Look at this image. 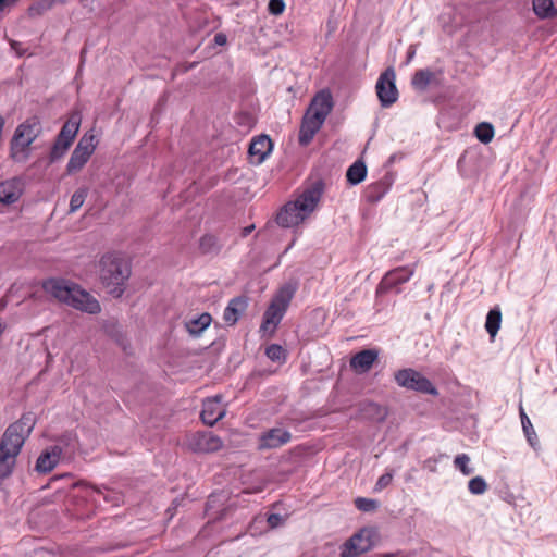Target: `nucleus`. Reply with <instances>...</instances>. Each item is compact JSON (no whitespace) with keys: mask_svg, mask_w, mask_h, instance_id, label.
I'll list each match as a JSON object with an SVG mask.
<instances>
[{"mask_svg":"<svg viewBox=\"0 0 557 557\" xmlns=\"http://www.w3.org/2000/svg\"><path fill=\"white\" fill-rule=\"evenodd\" d=\"M129 274V265L121 256L107 253L101 258L100 280L107 292L114 297H120L124 293Z\"/></svg>","mask_w":557,"mask_h":557,"instance_id":"20e7f679","label":"nucleus"},{"mask_svg":"<svg viewBox=\"0 0 557 557\" xmlns=\"http://www.w3.org/2000/svg\"><path fill=\"white\" fill-rule=\"evenodd\" d=\"M332 108L333 101L331 92L329 90H322L314 96L307 112L325 120Z\"/></svg>","mask_w":557,"mask_h":557,"instance_id":"f3484780","label":"nucleus"},{"mask_svg":"<svg viewBox=\"0 0 557 557\" xmlns=\"http://www.w3.org/2000/svg\"><path fill=\"white\" fill-rule=\"evenodd\" d=\"M325 120L306 112L299 131V143L304 146L308 145L317 132L321 128Z\"/></svg>","mask_w":557,"mask_h":557,"instance_id":"dca6fc26","label":"nucleus"},{"mask_svg":"<svg viewBox=\"0 0 557 557\" xmlns=\"http://www.w3.org/2000/svg\"><path fill=\"white\" fill-rule=\"evenodd\" d=\"M414 273V267L406 265L399 267L387 272L382 278L379 288L382 290H388L396 287L399 284L408 282Z\"/></svg>","mask_w":557,"mask_h":557,"instance_id":"4468645a","label":"nucleus"},{"mask_svg":"<svg viewBox=\"0 0 557 557\" xmlns=\"http://www.w3.org/2000/svg\"><path fill=\"white\" fill-rule=\"evenodd\" d=\"M200 249L205 253L212 252L218 248L216 238L212 235H205L200 238L199 243Z\"/></svg>","mask_w":557,"mask_h":557,"instance_id":"f704fd0d","label":"nucleus"},{"mask_svg":"<svg viewBox=\"0 0 557 557\" xmlns=\"http://www.w3.org/2000/svg\"><path fill=\"white\" fill-rule=\"evenodd\" d=\"M470 457L466 454H460L455 457L454 465L465 475H470L473 472V468L469 467Z\"/></svg>","mask_w":557,"mask_h":557,"instance_id":"72a5a7b5","label":"nucleus"},{"mask_svg":"<svg viewBox=\"0 0 557 557\" xmlns=\"http://www.w3.org/2000/svg\"><path fill=\"white\" fill-rule=\"evenodd\" d=\"M212 318L209 313H202L198 318L190 319L185 323L186 330L190 335H200L211 323Z\"/></svg>","mask_w":557,"mask_h":557,"instance_id":"393cba45","label":"nucleus"},{"mask_svg":"<svg viewBox=\"0 0 557 557\" xmlns=\"http://www.w3.org/2000/svg\"><path fill=\"white\" fill-rule=\"evenodd\" d=\"M394 478V471L388 470L384 474H382L374 486L375 492H381L382 490L386 488L393 481Z\"/></svg>","mask_w":557,"mask_h":557,"instance_id":"e433bc0d","label":"nucleus"},{"mask_svg":"<svg viewBox=\"0 0 557 557\" xmlns=\"http://www.w3.org/2000/svg\"><path fill=\"white\" fill-rule=\"evenodd\" d=\"M81 125V116L75 113L62 126L57 140L50 152V160L55 161L64 156L74 138L77 135Z\"/></svg>","mask_w":557,"mask_h":557,"instance_id":"6e6552de","label":"nucleus"},{"mask_svg":"<svg viewBox=\"0 0 557 557\" xmlns=\"http://www.w3.org/2000/svg\"><path fill=\"white\" fill-rule=\"evenodd\" d=\"M355 506L361 511L369 512L377 508V502L371 498L358 497L355 499Z\"/></svg>","mask_w":557,"mask_h":557,"instance_id":"c9c22d12","label":"nucleus"},{"mask_svg":"<svg viewBox=\"0 0 557 557\" xmlns=\"http://www.w3.org/2000/svg\"><path fill=\"white\" fill-rule=\"evenodd\" d=\"M519 416H520V420H521V424H522V430L527 437L528 443L530 444V446L533 449L537 450L540 447V442H539L536 432L532 425L531 420L529 419L528 414L525 413V411L521 405L519 408Z\"/></svg>","mask_w":557,"mask_h":557,"instance_id":"5701e85b","label":"nucleus"},{"mask_svg":"<svg viewBox=\"0 0 557 557\" xmlns=\"http://www.w3.org/2000/svg\"><path fill=\"white\" fill-rule=\"evenodd\" d=\"M226 413V409L222 404V397L215 396L203 401L201 419L208 425L215 424Z\"/></svg>","mask_w":557,"mask_h":557,"instance_id":"2eb2a0df","label":"nucleus"},{"mask_svg":"<svg viewBox=\"0 0 557 557\" xmlns=\"http://www.w3.org/2000/svg\"><path fill=\"white\" fill-rule=\"evenodd\" d=\"M263 490V486H259L258 488L255 490V492H261Z\"/></svg>","mask_w":557,"mask_h":557,"instance_id":"79ce46f5","label":"nucleus"},{"mask_svg":"<svg viewBox=\"0 0 557 557\" xmlns=\"http://www.w3.org/2000/svg\"><path fill=\"white\" fill-rule=\"evenodd\" d=\"M268 10L273 15H281L285 10V2L283 0H270Z\"/></svg>","mask_w":557,"mask_h":557,"instance_id":"4c0bfd02","label":"nucleus"},{"mask_svg":"<svg viewBox=\"0 0 557 557\" xmlns=\"http://www.w3.org/2000/svg\"><path fill=\"white\" fill-rule=\"evenodd\" d=\"M96 147V136L91 133L84 134L70 157L66 164V173L75 174L79 172L95 152Z\"/></svg>","mask_w":557,"mask_h":557,"instance_id":"0eeeda50","label":"nucleus"},{"mask_svg":"<svg viewBox=\"0 0 557 557\" xmlns=\"http://www.w3.org/2000/svg\"><path fill=\"white\" fill-rule=\"evenodd\" d=\"M187 446L195 453H213L222 448V441L211 432H198L187 438Z\"/></svg>","mask_w":557,"mask_h":557,"instance_id":"9b49d317","label":"nucleus"},{"mask_svg":"<svg viewBox=\"0 0 557 557\" xmlns=\"http://www.w3.org/2000/svg\"><path fill=\"white\" fill-rule=\"evenodd\" d=\"M379 354L373 349H364L350 359V367L357 373L368 372L376 361Z\"/></svg>","mask_w":557,"mask_h":557,"instance_id":"aec40b11","label":"nucleus"},{"mask_svg":"<svg viewBox=\"0 0 557 557\" xmlns=\"http://www.w3.org/2000/svg\"><path fill=\"white\" fill-rule=\"evenodd\" d=\"M227 41V37L224 33H218L214 35V42L218 46H224Z\"/></svg>","mask_w":557,"mask_h":557,"instance_id":"ea45409f","label":"nucleus"},{"mask_svg":"<svg viewBox=\"0 0 557 557\" xmlns=\"http://www.w3.org/2000/svg\"><path fill=\"white\" fill-rule=\"evenodd\" d=\"M384 557H393V555H385Z\"/></svg>","mask_w":557,"mask_h":557,"instance_id":"37998d69","label":"nucleus"},{"mask_svg":"<svg viewBox=\"0 0 557 557\" xmlns=\"http://www.w3.org/2000/svg\"><path fill=\"white\" fill-rule=\"evenodd\" d=\"M533 11L542 20L557 16V8L553 0H533Z\"/></svg>","mask_w":557,"mask_h":557,"instance_id":"a878e982","label":"nucleus"},{"mask_svg":"<svg viewBox=\"0 0 557 557\" xmlns=\"http://www.w3.org/2000/svg\"><path fill=\"white\" fill-rule=\"evenodd\" d=\"M23 187L20 178H10L0 183V202L11 205L22 196Z\"/></svg>","mask_w":557,"mask_h":557,"instance_id":"a211bd4d","label":"nucleus"},{"mask_svg":"<svg viewBox=\"0 0 557 557\" xmlns=\"http://www.w3.org/2000/svg\"><path fill=\"white\" fill-rule=\"evenodd\" d=\"M268 523H269L270 528H272V529L277 528L278 525H281L283 523V518L277 513H271L268 517Z\"/></svg>","mask_w":557,"mask_h":557,"instance_id":"58836bf2","label":"nucleus"},{"mask_svg":"<svg viewBox=\"0 0 557 557\" xmlns=\"http://www.w3.org/2000/svg\"><path fill=\"white\" fill-rule=\"evenodd\" d=\"M396 74L393 67L386 69L379 77L375 90L383 108H388L398 99V90L395 84Z\"/></svg>","mask_w":557,"mask_h":557,"instance_id":"9d476101","label":"nucleus"},{"mask_svg":"<svg viewBox=\"0 0 557 557\" xmlns=\"http://www.w3.org/2000/svg\"><path fill=\"white\" fill-rule=\"evenodd\" d=\"M296 292L295 284H285L275 294L264 312L261 331L273 333L283 319Z\"/></svg>","mask_w":557,"mask_h":557,"instance_id":"423d86ee","label":"nucleus"},{"mask_svg":"<svg viewBox=\"0 0 557 557\" xmlns=\"http://www.w3.org/2000/svg\"><path fill=\"white\" fill-rule=\"evenodd\" d=\"M41 132V123L37 116H30L18 124L10 140V158L14 162H26L30 157V146Z\"/></svg>","mask_w":557,"mask_h":557,"instance_id":"39448f33","label":"nucleus"},{"mask_svg":"<svg viewBox=\"0 0 557 557\" xmlns=\"http://www.w3.org/2000/svg\"><path fill=\"white\" fill-rule=\"evenodd\" d=\"M502 323V311L499 307L492 308L485 321L486 332L490 334L491 338L494 339L496 336Z\"/></svg>","mask_w":557,"mask_h":557,"instance_id":"bb28decb","label":"nucleus"},{"mask_svg":"<svg viewBox=\"0 0 557 557\" xmlns=\"http://www.w3.org/2000/svg\"><path fill=\"white\" fill-rule=\"evenodd\" d=\"M10 45H11V49L17 54V55H23L24 51L21 49V44L15 41V40H11L10 41Z\"/></svg>","mask_w":557,"mask_h":557,"instance_id":"a19ab883","label":"nucleus"},{"mask_svg":"<svg viewBox=\"0 0 557 557\" xmlns=\"http://www.w3.org/2000/svg\"><path fill=\"white\" fill-rule=\"evenodd\" d=\"M267 357L277 363H284L286 361V350L277 344H272L265 349Z\"/></svg>","mask_w":557,"mask_h":557,"instance_id":"7c9ffc66","label":"nucleus"},{"mask_svg":"<svg viewBox=\"0 0 557 557\" xmlns=\"http://www.w3.org/2000/svg\"><path fill=\"white\" fill-rule=\"evenodd\" d=\"M44 288L60 301L87 313L100 312L99 301L78 285L64 281L51 278L45 282Z\"/></svg>","mask_w":557,"mask_h":557,"instance_id":"7ed1b4c3","label":"nucleus"},{"mask_svg":"<svg viewBox=\"0 0 557 557\" xmlns=\"http://www.w3.org/2000/svg\"><path fill=\"white\" fill-rule=\"evenodd\" d=\"M271 150L272 141L267 135L258 136L250 143L249 146V154L256 163L263 162Z\"/></svg>","mask_w":557,"mask_h":557,"instance_id":"412c9836","label":"nucleus"},{"mask_svg":"<svg viewBox=\"0 0 557 557\" xmlns=\"http://www.w3.org/2000/svg\"><path fill=\"white\" fill-rule=\"evenodd\" d=\"M62 449L59 446H52L40 454L36 462V470L40 473H48L58 465Z\"/></svg>","mask_w":557,"mask_h":557,"instance_id":"6ab92c4d","label":"nucleus"},{"mask_svg":"<svg viewBox=\"0 0 557 557\" xmlns=\"http://www.w3.org/2000/svg\"><path fill=\"white\" fill-rule=\"evenodd\" d=\"M367 175V166L362 161H356L351 164L346 173L347 181L351 185H357L361 183Z\"/></svg>","mask_w":557,"mask_h":557,"instance_id":"cd10ccee","label":"nucleus"},{"mask_svg":"<svg viewBox=\"0 0 557 557\" xmlns=\"http://www.w3.org/2000/svg\"><path fill=\"white\" fill-rule=\"evenodd\" d=\"M389 187L391 181L387 177L369 185L367 188V197L369 201H379L388 191Z\"/></svg>","mask_w":557,"mask_h":557,"instance_id":"b1692460","label":"nucleus"},{"mask_svg":"<svg viewBox=\"0 0 557 557\" xmlns=\"http://www.w3.org/2000/svg\"><path fill=\"white\" fill-rule=\"evenodd\" d=\"M33 423L23 417L8 426L0 442V480L7 479L13 472L25 440L29 436Z\"/></svg>","mask_w":557,"mask_h":557,"instance_id":"f257e3e1","label":"nucleus"},{"mask_svg":"<svg viewBox=\"0 0 557 557\" xmlns=\"http://www.w3.org/2000/svg\"><path fill=\"white\" fill-rule=\"evenodd\" d=\"M433 78L434 73L430 70H419L412 76L411 84L414 89L423 91L426 89Z\"/></svg>","mask_w":557,"mask_h":557,"instance_id":"c85d7f7f","label":"nucleus"},{"mask_svg":"<svg viewBox=\"0 0 557 557\" xmlns=\"http://www.w3.org/2000/svg\"><path fill=\"white\" fill-rule=\"evenodd\" d=\"M88 188L85 186L79 187L74 191L70 199L69 213H75L82 208L88 196Z\"/></svg>","mask_w":557,"mask_h":557,"instance_id":"c756f323","label":"nucleus"},{"mask_svg":"<svg viewBox=\"0 0 557 557\" xmlns=\"http://www.w3.org/2000/svg\"><path fill=\"white\" fill-rule=\"evenodd\" d=\"M474 133L476 138L483 144H488L494 137V128L490 123H480L475 127Z\"/></svg>","mask_w":557,"mask_h":557,"instance_id":"2f4dec72","label":"nucleus"},{"mask_svg":"<svg viewBox=\"0 0 557 557\" xmlns=\"http://www.w3.org/2000/svg\"><path fill=\"white\" fill-rule=\"evenodd\" d=\"M323 193L321 182L304 189L294 201L287 202L278 212L276 221L283 227H293L304 222L318 207Z\"/></svg>","mask_w":557,"mask_h":557,"instance_id":"f03ea898","label":"nucleus"},{"mask_svg":"<svg viewBox=\"0 0 557 557\" xmlns=\"http://www.w3.org/2000/svg\"><path fill=\"white\" fill-rule=\"evenodd\" d=\"M394 377L400 387L424 394L437 395V389L431 381L411 368L397 371Z\"/></svg>","mask_w":557,"mask_h":557,"instance_id":"1a4fd4ad","label":"nucleus"},{"mask_svg":"<svg viewBox=\"0 0 557 557\" xmlns=\"http://www.w3.org/2000/svg\"><path fill=\"white\" fill-rule=\"evenodd\" d=\"M246 306L247 302L244 298H233L224 310V321L230 325L235 324L238 321L240 313L246 309Z\"/></svg>","mask_w":557,"mask_h":557,"instance_id":"4be33fe9","label":"nucleus"},{"mask_svg":"<svg viewBox=\"0 0 557 557\" xmlns=\"http://www.w3.org/2000/svg\"><path fill=\"white\" fill-rule=\"evenodd\" d=\"M468 490L473 495H482L487 490L486 481L482 476H474L469 481Z\"/></svg>","mask_w":557,"mask_h":557,"instance_id":"473e14b6","label":"nucleus"},{"mask_svg":"<svg viewBox=\"0 0 557 557\" xmlns=\"http://www.w3.org/2000/svg\"><path fill=\"white\" fill-rule=\"evenodd\" d=\"M372 534L370 530H361L352 535L342 547L341 557H357L372 547Z\"/></svg>","mask_w":557,"mask_h":557,"instance_id":"f8f14e48","label":"nucleus"},{"mask_svg":"<svg viewBox=\"0 0 557 557\" xmlns=\"http://www.w3.org/2000/svg\"><path fill=\"white\" fill-rule=\"evenodd\" d=\"M292 440L289 431L273 428L262 433L259 438V449H273L287 444Z\"/></svg>","mask_w":557,"mask_h":557,"instance_id":"ddd939ff","label":"nucleus"}]
</instances>
